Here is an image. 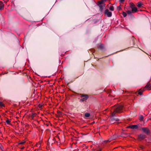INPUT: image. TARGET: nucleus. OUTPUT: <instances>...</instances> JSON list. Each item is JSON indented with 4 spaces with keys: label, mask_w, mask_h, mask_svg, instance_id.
Listing matches in <instances>:
<instances>
[{
    "label": "nucleus",
    "mask_w": 151,
    "mask_h": 151,
    "mask_svg": "<svg viewBox=\"0 0 151 151\" xmlns=\"http://www.w3.org/2000/svg\"><path fill=\"white\" fill-rule=\"evenodd\" d=\"M0 106L4 107V105L2 102L0 101Z\"/></svg>",
    "instance_id": "obj_16"
},
{
    "label": "nucleus",
    "mask_w": 151,
    "mask_h": 151,
    "mask_svg": "<svg viewBox=\"0 0 151 151\" xmlns=\"http://www.w3.org/2000/svg\"><path fill=\"white\" fill-rule=\"evenodd\" d=\"M140 147L142 149H143L144 148V147L143 146H141Z\"/></svg>",
    "instance_id": "obj_27"
},
{
    "label": "nucleus",
    "mask_w": 151,
    "mask_h": 151,
    "mask_svg": "<svg viewBox=\"0 0 151 151\" xmlns=\"http://www.w3.org/2000/svg\"><path fill=\"white\" fill-rule=\"evenodd\" d=\"M36 114L35 113H32V117L33 118L35 116V115Z\"/></svg>",
    "instance_id": "obj_23"
},
{
    "label": "nucleus",
    "mask_w": 151,
    "mask_h": 151,
    "mask_svg": "<svg viewBox=\"0 0 151 151\" xmlns=\"http://www.w3.org/2000/svg\"><path fill=\"white\" fill-rule=\"evenodd\" d=\"M143 116L142 115H141L139 117V119L140 121H142L143 119Z\"/></svg>",
    "instance_id": "obj_15"
},
{
    "label": "nucleus",
    "mask_w": 151,
    "mask_h": 151,
    "mask_svg": "<svg viewBox=\"0 0 151 151\" xmlns=\"http://www.w3.org/2000/svg\"><path fill=\"white\" fill-rule=\"evenodd\" d=\"M123 106L120 105H116L113 107L114 112L112 114L113 116H115V114L116 113H120L122 111L123 108Z\"/></svg>",
    "instance_id": "obj_2"
},
{
    "label": "nucleus",
    "mask_w": 151,
    "mask_h": 151,
    "mask_svg": "<svg viewBox=\"0 0 151 151\" xmlns=\"http://www.w3.org/2000/svg\"><path fill=\"white\" fill-rule=\"evenodd\" d=\"M1 6H0V10L3 9L4 8V5L3 4L2 5H0Z\"/></svg>",
    "instance_id": "obj_18"
},
{
    "label": "nucleus",
    "mask_w": 151,
    "mask_h": 151,
    "mask_svg": "<svg viewBox=\"0 0 151 151\" xmlns=\"http://www.w3.org/2000/svg\"><path fill=\"white\" fill-rule=\"evenodd\" d=\"M145 135L143 134H140L139 136V139H142L144 138L145 137Z\"/></svg>",
    "instance_id": "obj_10"
},
{
    "label": "nucleus",
    "mask_w": 151,
    "mask_h": 151,
    "mask_svg": "<svg viewBox=\"0 0 151 151\" xmlns=\"http://www.w3.org/2000/svg\"><path fill=\"white\" fill-rule=\"evenodd\" d=\"M42 104H39L38 105V107L39 108H42Z\"/></svg>",
    "instance_id": "obj_21"
},
{
    "label": "nucleus",
    "mask_w": 151,
    "mask_h": 151,
    "mask_svg": "<svg viewBox=\"0 0 151 151\" xmlns=\"http://www.w3.org/2000/svg\"><path fill=\"white\" fill-rule=\"evenodd\" d=\"M6 122L8 124H10L11 121L9 119H7L6 120Z\"/></svg>",
    "instance_id": "obj_12"
},
{
    "label": "nucleus",
    "mask_w": 151,
    "mask_h": 151,
    "mask_svg": "<svg viewBox=\"0 0 151 151\" xmlns=\"http://www.w3.org/2000/svg\"><path fill=\"white\" fill-rule=\"evenodd\" d=\"M81 97L83 98L80 100L81 102L84 101L86 100L88 98V96L87 95L81 94Z\"/></svg>",
    "instance_id": "obj_4"
},
{
    "label": "nucleus",
    "mask_w": 151,
    "mask_h": 151,
    "mask_svg": "<svg viewBox=\"0 0 151 151\" xmlns=\"http://www.w3.org/2000/svg\"><path fill=\"white\" fill-rule=\"evenodd\" d=\"M141 129L144 132L147 134L149 133V130L147 128L143 127L141 128Z\"/></svg>",
    "instance_id": "obj_6"
},
{
    "label": "nucleus",
    "mask_w": 151,
    "mask_h": 151,
    "mask_svg": "<svg viewBox=\"0 0 151 151\" xmlns=\"http://www.w3.org/2000/svg\"><path fill=\"white\" fill-rule=\"evenodd\" d=\"M146 90H151V84L150 83H148L145 86L140 89L139 90V91L138 93V94L142 95V92Z\"/></svg>",
    "instance_id": "obj_3"
},
{
    "label": "nucleus",
    "mask_w": 151,
    "mask_h": 151,
    "mask_svg": "<svg viewBox=\"0 0 151 151\" xmlns=\"http://www.w3.org/2000/svg\"><path fill=\"white\" fill-rule=\"evenodd\" d=\"M130 7L131 9V10H128L126 12L128 15H130L132 13H136L138 11V10L135 4L133 3H130L129 4Z\"/></svg>",
    "instance_id": "obj_1"
},
{
    "label": "nucleus",
    "mask_w": 151,
    "mask_h": 151,
    "mask_svg": "<svg viewBox=\"0 0 151 151\" xmlns=\"http://www.w3.org/2000/svg\"><path fill=\"white\" fill-rule=\"evenodd\" d=\"M104 45L102 44H100L99 45L98 48L101 50H102L103 49Z\"/></svg>",
    "instance_id": "obj_11"
},
{
    "label": "nucleus",
    "mask_w": 151,
    "mask_h": 151,
    "mask_svg": "<svg viewBox=\"0 0 151 151\" xmlns=\"http://www.w3.org/2000/svg\"><path fill=\"white\" fill-rule=\"evenodd\" d=\"M58 114L59 116H60L62 115L61 112L59 111H58Z\"/></svg>",
    "instance_id": "obj_20"
},
{
    "label": "nucleus",
    "mask_w": 151,
    "mask_h": 151,
    "mask_svg": "<svg viewBox=\"0 0 151 151\" xmlns=\"http://www.w3.org/2000/svg\"><path fill=\"white\" fill-rule=\"evenodd\" d=\"M24 148H25V147H24L23 146L21 148V149H24Z\"/></svg>",
    "instance_id": "obj_28"
},
{
    "label": "nucleus",
    "mask_w": 151,
    "mask_h": 151,
    "mask_svg": "<svg viewBox=\"0 0 151 151\" xmlns=\"http://www.w3.org/2000/svg\"><path fill=\"white\" fill-rule=\"evenodd\" d=\"M105 15L108 17H111L112 16V13L110 12L109 9H107L105 11Z\"/></svg>",
    "instance_id": "obj_5"
},
{
    "label": "nucleus",
    "mask_w": 151,
    "mask_h": 151,
    "mask_svg": "<svg viewBox=\"0 0 151 151\" xmlns=\"http://www.w3.org/2000/svg\"><path fill=\"white\" fill-rule=\"evenodd\" d=\"M90 116V114L89 113H86L85 115V116L86 117H89Z\"/></svg>",
    "instance_id": "obj_13"
},
{
    "label": "nucleus",
    "mask_w": 151,
    "mask_h": 151,
    "mask_svg": "<svg viewBox=\"0 0 151 151\" xmlns=\"http://www.w3.org/2000/svg\"><path fill=\"white\" fill-rule=\"evenodd\" d=\"M102 150V149L101 148H99L97 151H101Z\"/></svg>",
    "instance_id": "obj_25"
},
{
    "label": "nucleus",
    "mask_w": 151,
    "mask_h": 151,
    "mask_svg": "<svg viewBox=\"0 0 151 151\" xmlns=\"http://www.w3.org/2000/svg\"><path fill=\"white\" fill-rule=\"evenodd\" d=\"M137 6L138 8H142L143 7V4L142 2H139L137 3Z\"/></svg>",
    "instance_id": "obj_7"
},
{
    "label": "nucleus",
    "mask_w": 151,
    "mask_h": 151,
    "mask_svg": "<svg viewBox=\"0 0 151 151\" xmlns=\"http://www.w3.org/2000/svg\"><path fill=\"white\" fill-rule=\"evenodd\" d=\"M99 9L101 12H102L104 9V8L105 5L104 4H99Z\"/></svg>",
    "instance_id": "obj_8"
},
{
    "label": "nucleus",
    "mask_w": 151,
    "mask_h": 151,
    "mask_svg": "<svg viewBox=\"0 0 151 151\" xmlns=\"http://www.w3.org/2000/svg\"><path fill=\"white\" fill-rule=\"evenodd\" d=\"M129 127L132 129H137L138 128V126L137 125H132L129 126Z\"/></svg>",
    "instance_id": "obj_9"
},
{
    "label": "nucleus",
    "mask_w": 151,
    "mask_h": 151,
    "mask_svg": "<svg viewBox=\"0 0 151 151\" xmlns=\"http://www.w3.org/2000/svg\"><path fill=\"white\" fill-rule=\"evenodd\" d=\"M111 141V140L110 139H109L108 140H105L104 141V142H106V143H107V142H108V141Z\"/></svg>",
    "instance_id": "obj_22"
},
{
    "label": "nucleus",
    "mask_w": 151,
    "mask_h": 151,
    "mask_svg": "<svg viewBox=\"0 0 151 151\" xmlns=\"http://www.w3.org/2000/svg\"><path fill=\"white\" fill-rule=\"evenodd\" d=\"M109 9L111 11H113L114 10V7L113 6H111L109 7Z\"/></svg>",
    "instance_id": "obj_14"
},
{
    "label": "nucleus",
    "mask_w": 151,
    "mask_h": 151,
    "mask_svg": "<svg viewBox=\"0 0 151 151\" xmlns=\"http://www.w3.org/2000/svg\"><path fill=\"white\" fill-rule=\"evenodd\" d=\"M124 0H120L119 1L121 3H122L123 2H124Z\"/></svg>",
    "instance_id": "obj_24"
},
{
    "label": "nucleus",
    "mask_w": 151,
    "mask_h": 151,
    "mask_svg": "<svg viewBox=\"0 0 151 151\" xmlns=\"http://www.w3.org/2000/svg\"><path fill=\"white\" fill-rule=\"evenodd\" d=\"M3 4V2L2 1H0V5H2Z\"/></svg>",
    "instance_id": "obj_26"
},
{
    "label": "nucleus",
    "mask_w": 151,
    "mask_h": 151,
    "mask_svg": "<svg viewBox=\"0 0 151 151\" xmlns=\"http://www.w3.org/2000/svg\"><path fill=\"white\" fill-rule=\"evenodd\" d=\"M25 142V141H23V142H20L18 144L19 145H22L24 144Z\"/></svg>",
    "instance_id": "obj_19"
},
{
    "label": "nucleus",
    "mask_w": 151,
    "mask_h": 151,
    "mask_svg": "<svg viewBox=\"0 0 151 151\" xmlns=\"http://www.w3.org/2000/svg\"><path fill=\"white\" fill-rule=\"evenodd\" d=\"M122 14L124 17H125L127 15V13L124 12H122Z\"/></svg>",
    "instance_id": "obj_17"
}]
</instances>
